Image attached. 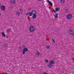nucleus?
<instances>
[{"label": "nucleus", "instance_id": "7", "mask_svg": "<svg viewBox=\"0 0 74 74\" xmlns=\"http://www.w3.org/2000/svg\"><path fill=\"white\" fill-rule=\"evenodd\" d=\"M36 17H37V15H36V14H33L32 16L33 18H34V19H35V18H36Z\"/></svg>", "mask_w": 74, "mask_h": 74}, {"label": "nucleus", "instance_id": "30", "mask_svg": "<svg viewBox=\"0 0 74 74\" xmlns=\"http://www.w3.org/2000/svg\"><path fill=\"white\" fill-rule=\"evenodd\" d=\"M6 37L7 38H8V35H6Z\"/></svg>", "mask_w": 74, "mask_h": 74}, {"label": "nucleus", "instance_id": "21", "mask_svg": "<svg viewBox=\"0 0 74 74\" xmlns=\"http://www.w3.org/2000/svg\"><path fill=\"white\" fill-rule=\"evenodd\" d=\"M23 48H27V47H26V46H25L24 45L23 46Z\"/></svg>", "mask_w": 74, "mask_h": 74}, {"label": "nucleus", "instance_id": "14", "mask_svg": "<svg viewBox=\"0 0 74 74\" xmlns=\"http://www.w3.org/2000/svg\"><path fill=\"white\" fill-rule=\"evenodd\" d=\"M2 34L3 37H5V34H4V33L2 32L1 33Z\"/></svg>", "mask_w": 74, "mask_h": 74}, {"label": "nucleus", "instance_id": "25", "mask_svg": "<svg viewBox=\"0 0 74 74\" xmlns=\"http://www.w3.org/2000/svg\"><path fill=\"white\" fill-rule=\"evenodd\" d=\"M7 45H6L4 44V47H7Z\"/></svg>", "mask_w": 74, "mask_h": 74}, {"label": "nucleus", "instance_id": "22", "mask_svg": "<svg viewBox=\"0 0 74 74\" xmlns=\"http://www.w3.org/2000/svg\"><path fill=\"white\" fill-rule=\"evenodd\" d=\"M10 32V30L8 29L7 31L8 33H9Z\"/></svg>", "mask_w": 74, "mask_h": 74}, {"label": "nucleus", "instance_id": "19", "mask_svg": "<svg viewBox=\"0 0 74 74\" xmlns=\"http://www.w3.org/2000/svg\"><path fill=\"white\" fill-rule=\"evenodd\" d=\"M65 11H66V12H68V11H69V9H65Z\"/></svg>", "mask_w": 74, "mask_h": 74}, {"label": "nucleus", "instance_id": "31", "mask_svg": "<svg viewBox=\"0 0 74 74\" xmlns=\"http://www.w3.org/2000/svg\"><path fill=\"white\" fill-rule=\"evenodd\" d=\"M26 15H28V13H26Z\"/></svg>", "mask_w": 74, "mask_h": 74}, {"label": "nucleus", "instance_id": "20", "mask_svg": "<svg viewBox=\"0 0 74 74\" xmlns=\"http://www.w3.org/2000/svg\"><path fill=\"white\" fill-rule=\"evenodd\" d=\"M49 47H50V46H46V48L47 49H49Z\"/></svg>", "mask_w": 74, "mask_h": 74}, {"label": "nucleus", "instance_id": "11", "mask_svg": "<svg viewBox=\"0 0 74 74\" xmlns=\"http://www.w3.org/2000/svg\"><path fill=\"white\" fill-rule=\"evenodd\" d=\"M50 64H54V61H53L51 60L50 62Z\"/></svg>", "mask_w": 74, "mask_h": 74}, {"label": "nucleus", "instance_id": "18", "mask_svg": "<svg viewBox=\"0 0 74 74\" xmlns=\"http://www.w3.org/2000/svg\"><path fill=\"white\" fill-rule=\"evenodd\" d=\"M59 8H57L56 9V11H59Z\"/></svg>", "mask_w": 74, "mask_h": 74}, {"label": "nucleus", "instance_id": "9", "mask_svg": "<svg viewBox=\"0 0 74 74\" xmlns=\"http://www.w3.org/2000/svg\"><path fill=\"white\" fill-rule=\"evenodd\" d=\"M48 2L49 3V4H50V5H51V6H52V5H53V4H52V2H51L50 1L48 0Z\"/></svg>", "mask_w": 74, "mask_h": 74}, {"label": "nucleus", "instance_id": "13", "mask_svg": "<svg viewBox=\"0 0 74 74\" xmlns=\"http://www.w3.org/2000/svg\"><path fill=\"white\" fill-rule=\"evenodd\" d=\"M48 66L49 67H52V65L51 64H50L48 65Z\"/></svg>", "mask_w": 74, "mask_h": 74}, {"label": "nucleus", "instance_id": "17", "mask_svg": "<svg viewBox=\"0 0 74 74\" xmlns=\"http://www.w3.org/2000/svg\"><path fill=\"white\" fill-rule=\"evenodd\" d=\"M36 55H40V53L39 52H37L36 53Z\"/></svg>", "mask_w": 74, "mask_h": 74}, {"label": "nucleus", "instance_id": "6", "mask_svg": "<svg viewBox=\"0 0 74 74\" xmlns=\"http://www.w3.org/2000/svg\"><path fill=\"white\" fill-rule=\"evenodd\" d=\"M16 1L15 0H11V1H10V3H12L13 4H14Z\"/></svg>", "mask_w": 74, "mask_h": 74}, {"label": "nucleus", "instance_id": "34", "mask_svg": "<svg viewBox=\"0 0 74 74\" xmlns=\"http://www.w3.org/2000/svg\"><path fill=\"white\" fill-rule=\"evenodd\" d=\"M0 5H1V3H0Z\"/></svg>", "mask_w": 74, "mask_h": 74}, {"label": "nucleus", "instance_id": "4", "mask_svg": "<svg viewBox=\"0 0 74 74\" xmlns=\"http://www.w3.org/2000/svg\"><path fill=\"white\" fill-rule=\"evenodd\" d=\"M31 12H32V13L33 14H37V11L36 10H32Z\"/></svg>", "mask_w": 74, "mask_h": 74}, {"label": "nucleus", "instance_id": "2", "mask_svg": "<svg viewBox=\"0 0 74 74\" xmlns=\"http://www.w3.org/2000/svg\"><path fill=\"white\" fill-rule=\"evenodd\" d=\"M1 9L2 11H4L5 9V6L4 5H2L1 7Z\"/></svg>", "mask_w": 74, "mask_h": 74}, {"label": "nucleus", "instance_id": "10", "mask_svg": "<svg viewBox=\"0 0 74 74\" xmlns=\"http://www.w3.org/2000/svg\"><path fill=\"white\" fill-rule=\"evenodd\" d=\"M23 51L25 52H27V51H28V49L26 48H25L23 49Z\"/></svg>", "mask_w": 74, "mask_h": 74}, {"label": "nucleus", "instance_id": "5", "mask_svg": "<svg viewBox=\"0 0 74 74\" xmlns=\"http://www.w3.org/2000/svg\"><path fill=\"white\" fill-rule=\"evenodd\" d=\"M69 33L70 34H72L74 33V31L71 30H70L69 32Z\"/></svg>", "mask_w": 74, "mask_h": 74}, {"label": "nucleus", "instance_id": "15", "mask_svg": "<svg viewBox=\"0 0 74 74\" xmlns=\"http://www.w3.org/2000/svg\"><path fill=\"white\" fill-rule=\"evenodd\" d=\"M65 1V0H60V2L61 3H64V2Z\"/></svg>", "mask_w": 74, "mask_h": 74}, {"label": "nucleus", "instance_id": "33", "mask_svg": "<svg viewBox=\"0 0 74 74\" xmlns=\"http://www.w3.org/2000/svg\"><path fill=\"white\" fill-rule=\"evenodd\" d=\"M54 12H56L55 11H54Z\"/></svg>", "mask_w": 74, "mask_h": 74}, {"label": "nucleus", "instance_id": "3", "mask_svg": "<svg viewBox=\"0 0 74 74\" xmlns=\"http://www.w3.org/2000/svg\"><path fill=\"white\" fill-rule=\"evenodd\" d=\"M72 17V15L71 14H68L67 16V18L68 19H71V18Z\"/></svg>", "mask_w": 74, "mask_h": 74}, {"label": "nucleus", "instance_id": "23", "mask_svg": "<svg viewBox=\"0 0 74 74\" xmlns=\"http://www.w3.org/2000/svg\"><path fill=\"white\" fill-rule=\"evenodd\" d=\"M23 54H25V51H23Z\"/></svg>", "mask_w": 74, "mask_h": 74}, {"label": "nucleus", "instance_id": "8", "mask_svg": "<svg viewBox=\"0 0 74 74\" xmlns=\"http://www.w3.org/2000/svg\"><path fill=\"white\" fill-rule=\"evenodd\" d=\"M28 15L29 16H32V15H33V14L32 13V12H29L28 13Z\"/></svg>", "mask_w": 74, "mask_h": 74}, {"label": "nucleus", "instance_id": "16", "mask_svg": "<svg viewBox=\"0 0 74 74\" xmlns=\"http://www.w3.org/2000/svg\"><path fill=\"white\" fill-rule=\"evenodd\" d=\"M58 13H57L56 14L55 16H54V17H55V18H58Z\"/></svg>", "mask_w": 74, "mask_h": 74}, {"label": "nucleus", "instance_id": "32", "mask_svg": "<svg viewBox=\"0 0 74 74\" xmlns=\"http://www.w3.org/2000/svg\"><path fill=\"white\" fill-rule=\"evenodd\" d=\"M28 10H31V9H28Z\"/></svg>", "mask_w": 74, "mask_h": 74}, {"label": "nucleus", "instance_id": "26", "mask_svg": "<svg viewBox=\"0 0 74 74\" xmlns=\"http://www.w3.org/2000/svg\"><path fill=\"white\" fill-rule=\"evenodd\" d=\"M20 11H22V9H20Z\"/></svg>", "mask_w": 74, "mask_h": 74}, {"label": "nucleus", "instance_id": "12", "mask_svg": "<svg viewBox=\"0 0 74 74\" xmlns=\"http://www.w3.org/2000/svg\"><path fill=\"white\" fill-rule=\"evenodd\" d=\"M16 14L17 15H20V12L19 11L17 12L16 13Z\"/></svg>", "mask_w": 74, "mask_h": 74}, {"label": "nucleus", "instance_id": "28", "mask_svg": "<svg viewBox=\"0 0 74 74\" xmlns=\"http://www.w3.org/2000/svg\"><path fill=\"white\" fill-rule=\"evenodd\" d=\"M38 1H42V0H38Z\"/></svg>", "mask_w": 74, "mask_h": 74}, {"label": "nucleus", "instance_id": "24", "mask_svg": "<svg viewBox=\"0 0 74 74\" xmlns=\"http://www.w3.org/2000/svg\"><path fill=\"white\" fill-rule=\"evenodd\" d=\"M45 62H46V63H48V60H45Z\"/></svg>", "mask_w": 74, "mask_h": 74}, {"label": "nucleus", "instance_id": "29", "mask_svg": "<svg viewBox=\"0 0 74 74\" xmlns=\"http://www.w3.org/2000/svg\"><path fill=\"white\" fill-rule=\"evenodd\" d=\"M43 74H47V73L46 72L43 73Z\"/></svg>", "mask_w": 74, "mask_h": 74}, {"label": "nucleus", "instance_id": "35", "mask_svg": "<svg viewBox=\"0 0 74 74\" xmlns=\"http://www.w3.org/2000/svg\"><path fill=\"white\" fill-rule=\"evenodd\" d=\"M0 16H1V14L0 13Z\"/></svg>", "mask_w": 74, "mask_h": 74}, {"label": "nucleus", "instance_id": "27", "mask_svg": "<svg viewBox=\"0 0 74 74\" xmlns=\"http://www.w3.org/2000/svg\"><path fill=\"white\" fill-rule=\"evenodd\" d=\"M52 40L53 41V42H55V40H54L53 39H52Z\"/></svg>", "mask_w": 74, "mask_h": 74}, {"label": "nucleus", "instance_id": "1", "mask_svg": "<svg viewBox=\"0 0 74 74\" xmlns=\"http://www.w3.org/2000/svg\"><path fill=\"white\" fill-rule=\"evenodd\" d=\"M30 32H34L35 31V27L33 26H31L29 28Z\"/></svg>", "mask_w": 74, "mask_h": 74}]
</instances>
